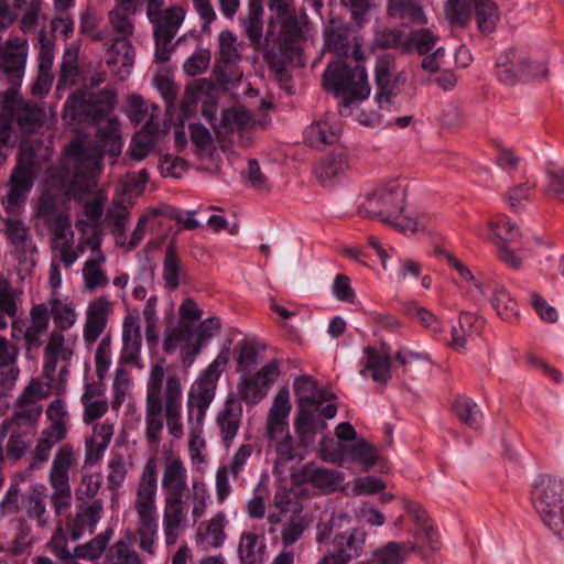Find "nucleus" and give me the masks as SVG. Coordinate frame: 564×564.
<instances>
[{
    "instance_id": "cd10ccee",
    "label": "nucleus",
    "mask_w": 564,
    "mask_h": 564,
    "mask_svg": "<svg viewBox=\"0 0 564 564\" xmlns=\"http://www.w3.org/2000/svg\"><path fill=\"white\" fill-rule=\"evenodd\" d=\"M242 404L239 399L229 395L223 410L218 413L216 422L220 431L223 444L228 448L231 446L242 420Z\"/></svg>"
},
{
    "instance_id": "ddd939ff",
    "label": "nucleus",
    "mask_w": 564,
    "mask_h": 564,
    "mask_svg": "<svg viewBox=\"0 0 564 564\" xmlns=\"http://www.w3.org/2000/svg\"><path fill=\"white\" fill-rule=\"evenodd\" d=\"M46 395L47 392L43 383L36 379H32L15 400L12 416L10 420L3 422L4 431L2 432V437L6 435L7 426L17 425L20 427L36 425L43 412L40 402L45 399Z\"/></svg>"
},
{
    "instance_id": "0eeeda50",
    "label": "nucleus",
    "mask_w": 564,
    "mask_h": 564,
    "mask_svg": "<svg viewBox=\"0 0 564 564\" xmlns=\"http://www.w3.org/2000/svg\"><path fill=\"white\" fill-rule=\"evenodd\" d=\"M229 360V351H221L192 384L187 398V423L195 433H200L206 412L215 399L218 379Z\"/></svg>"
},
{
    "instance_id": "4be33fe9",
    "label": "nucleus",
    "mask_w": 564,
    "mask_h": 564,
    "mask_svg": "<svg viewBox=\"0 0 564 564\" xmlns=\"http://www.w3.org/2000/svg\"><path fill=\"white\" fill-rule=\"evenodd\" d=\"M237 39L229 30L221 31L219 34V57L217 69L221 82L231 83L241 78L242 74L235 69L240 55L236 45Z\"/></svg>"
},
{
    "instance_id": "09e8293b",
    "label": "nucleus",
    "mask_w": 564,
    "mask_h": 564,
    "mask_svg": "<svg viewBox=\"0 0 564 564\" xmlns=\"http://www.w3.org/2000/svg\"><path fill=\"white\" fill-rule=\"evenodd\" d=\"M305 142L314 148L324 144H333L338 139L337 131L326 120H319L312 123L304 132Z\"/></svg>"
},
{
    "instance_id": "2f4dec72",
    "label": "nucleus",
    "mask_w": 564,
    "mask_h": 564,
    "mask_svg": "<svg viewBox=\"0 0 564 564\" xmlns=\"http://www.w3.org/2000/svg\"><path fill=\"white\" fill-rule=\"evenodd\" d=\"M185 520L186 509L183 498L164 497L163 529L167 545L176 543Z\"/></svg>"
},
{
    "instance_id": "338daca9",
    "label": "nucleus",
    "mask_w": 564,
    "mask_h": 564,
    "mask_svg": "<svg viewBox=\"0 0 564 564\" xmlns=\"http://www.w3.org/2000/svg\"><path fill=\"white\" fill-rule=\"evenodd\" d=\"M54 489L51 502L56 516H62L72 505V489L69 482H50Z\"/></svg>"
},
{
    "instance_id": "4c0bfd02",
    "label": "nucleus",
    "mask_w": 564,
    "mask_h": 564,
    "mask_svg": "<svg viewBox=\"0 0 564 564\" xmlns=\"http://www.w3.org/2000/svg\"><path fill=\"white\" fill-rule=\"evenodd\" d=\"M303 480L313 487L329 494L335 491L344 480V475L337 469H328L308 464L302 470Z\"/></svg>"
},
{
    "instance_id": "c85d7f7f",
    "label": "nucleus",
    "mask_w": 564,
    "mask_h": 564,
    "mask_svg": "<svg viewBox=\"0 0 564 564\" xmlns=\"http://www.w3.org/2000/svg\"><path fill=\"white\" fill-rule=\"evenodd\" d=\"M111 311L112 304L106 296H100L89 304L84 325V340L87 344L95 343L104 333Z\"/></svg>"
},
{
    "instance_id": "4d7b16f0",
    "label": "nucleus",
    "mask_w": 564,
    "mask_h": 564,
    "mask_svg": "<svg viewBox=\"0 0 564 564\" xmlns=\"http://www.w3.org/2000/svg\"><path fill=\"white\" fill-rule=\"evenodd\" d=\"M109 564H143L140 555L124 540L115 542L106 554Z\"/></svg>"
},
{
    "instance_id": "9d476101",
    "label": "nucleus",
    "mask_w": 564,
    "mask_h": 564,
    "mask_svg": "<svg viewBox=\"0 0 564 564\" xmlns=\"http://www.w3.org/2000/svg\"><path fill=\"white\" fill-rule=\"evenodd\" d=\"M488 230L478 228L477 235L484 239L492 240L497 246V254L500 261L513 269H519L522 259L518 254L522 234L519 227L509 217L501 215L492 218L488 225Z\"/></svg>"
},
{
    "instance_id": "c9c22d12",
    "label": "nucleus",
    "mask_w": 564,
    "mask_h": 564,
    "mask_svg": "<svg viewBox=\"0 0 564 564\" xmlns=\"http://www.w3.org/2000/svg\"><path fill=\"white\" fill-rule=\"evenodd\" d=\"M79 454L70 443L62 444L54 454L48 482H69V471L78 463Z\"/></svg>"
},
{
    "instance_id": "a19ab883",
    "label": "nucleus",
    "mask_w": 564,
    "mask_h": 564,
    "mask_svg": "<svg viewBox=\"0 0 564 564\" xmlns=\"http://www.w3.org/2000/svg\"><path fill=\"white\" fill-rule=\"evenodd\" d=\"M481 323L475 314L462 312L458 324L452 327L451 347L463 351L469 339H473L480 329Z\"/></svg>"
},
{
    "instance_id": "e2e57ef3",
    "label": "nucleus",
    "mask_w": 564,
    "mask_h": 564,
    "mask_svg": "<svg viewBox=\"0 0 564 564\" xmlns=\"http://www.w3.org/2000/svg\"><path fill=\"white\" fill-rule=\"evenodd\" d=\"M78 72L77 53L66 50L61 64L57 89L73 86L76 83Z\"/></svg>"
},
{
    "instance_id": "423d86ee",
    "label": "nucleus",
    "mask_w": 564,
    "mask_h": 564,
    "mask_svg": "<svg viewBox=\"0 0 564 564\" xmlns=\"http://www.w3.org/2000/svg\"><path fill=\"white\" fill-rule=\"evenodd\" d=\"M48 148L24 142L17 154V162L8 182V194L3 204L9 214H15L25 204L42 170V161L48 160Z\"/></svg>"
},
{
    "instance_id": "72a5a7b5",
    "label": "nucleus",
    "mask_w": 564,
    "mask_h": 564,
    "mask_svg": "<svg viewBox=\"0 0 564 564\" xmlns=\"http://www.w3.org/2000/svg\"><path fill=\"white\" fill-rule=\"evenodd\" d=\"M22 509L30 520L36 522L39 528L50 527L51 517L46 510V494L43 485H36L29 489L22 498Z\"/></svg>"
},
{
    "instance_id": "a211bd4d",
    "label": "nucleus",
    "mask_w": 564,
    "mask_h": 564,
    "mask_svg": "<svg viewBox=\"0 0 564 564\" xmlns=\"http://www.w3.org/2000/svg\"><path fill=\"white\" fill-rule=\"evenodd\" d=\"M496 68L498 79L507 86H513L528 75H535L527 54L514 48H509L498 57Z\"/></svg>"
},
{
    "instance_id": "de8ad7c7",
    "label": "nucleus",
    "mask_w": 564,
    "mask_h": 564,
    "mask_svg": "<svg viewBox=\"0 0 564 564\" xmlns=\"http://www.w3.org/2000/svg\"><path fill=\"white\" fill-rule=\"evenodd\" d=\"M130 216L129 207L122 199L113 200L106 213V221L119 243L126 239V226Z\"/></svg>"
},
{
    "instance_id": "3c124183",
    "label": "nucleus",
    "mask_w": 564,
    "mask_h": 564,
    "mask_svg": "<svg viewBox=\"0 0 564 564\" xmlns=\"http://www.w3.org/2000/svg\"><path fill=\"white\" fill-rule=\"evenodd\" d=\"M182 265L174 242H170L166 247L163 261L162 276L164 285L169 290H176L180 285Z\"/></svg>"
},
{
    "instance_id": "c03bdc74",
    "label": "nucleus",
    "mask_w": 564,
    "mask_h": 564,
    "mask_svg": "<svg viewBox=\"0 0 564 564\" xmlns=\"http://www.w3.org/2000/svg\"><path fill=\"white\" fill-rule=\"evenodd\" d=\"M325 426L326 424L323 421H319L312 411L305 408L300 409L294 421V429L299 440L306 446L314 443L317 430Z\"/></svg>"
},
{
    "instance_id": "774afa93",
    "label": "nucleus",
    "mask_w": 564,
    "mask_h": 564,
    "mask_svg": "<svg viewBox=\"0 0 564 564\" xmlns=\"http://www.w3.org/2000/svg\"><path fill=\"white\" fill-rule=\"evenodd\" d=\"M326 46L336 55V59H351V51L348 36L338 31H330L326 34Z\"/></svg>"
},
{
    "instance_id": "6e6d98bb",
    "label": "nucleus",
    "mask_w": 564,
    "mask_h": 564,
    "mask_svg": "<svg viewBox=\"0 0 564 564\" xmlns=\"http://www.w3.org/2000/svg\"><path fill=\"white\" fill-rule=\"evenodd\" d=\"M112 536L113 530L111 528L106 529L88 543L77 546L75 550L76 556L88 560H98L107 550V545Z\"/></svg>"
},
{
    "instance_id": "8fccbe9b",
    "label": "nucleus",
    "mask_w": 564,
    "mask_h": 564,
    "mask_svg": "<svg viewBox=\"0 0 564 564\" xmlns=\"http://www.w3.org/2000/svg\"><path fill=\"white\" fill-rule=\"evenodd\" d=\"M403 311L411 318L416 319L424 328L432 332L434 335H440L444 332V327L438 317L427 308L419 305L417 302L411 301L403 305Z\"/></svg>"
},
{
    "instance_id": "a18cd8bd",
    "label": "nucleus",
    "mask_w": 564,
    "mask_h": 564,
    "mask_svg": "<svg viewBox=\"0 0 564 564\" xmlns=\"http://www.w3.org/2000/svg\"><path fill=\"white\" fill-rule=\"evenodd\" d=\"M388 15L403 23H424L422 8L412 0H389L387 7Z\"/></svg>"
},
{
    "instance_id": "49530a36",
    "label": "nucleus",
    "mask_w": 564,
    "mask_h": 564,
    "mask_svg": "<svg viewBox=\"0 0 564 564\" xmlns=\"http://www.w3.org/2000/svg\"><path fill=\"white\" fill-rule=\"evenodd\" d=\"M104 512V502L100 499H95L84 508H82L75 519V525L78 531H73L72 538L78 539L80 532L88 530L90 533L95 530L96 524L100 521Z\"/></svg>"
},
{
    "instance_id": "bb28decb",
    "label": "nucleus",
    "mask_w": 564,
    "mask_h": 564,
    "mask_svg": "<svg viewBox=\"0 0 564 564\" xmlns=\"http://www.w3.org/2000/svg\"><path fill=\"white\" fill-rule=\"evenodd\" d=\"M187 468L176 456L166 457L161 480L164 497L184 498L187 491Z\"/></svg>"
},
{
    "instance_id": "39448f33",
    "label": "nucleus",
    "mask_w": 564,
    "mask_h": 564,
    "mask_svg": "<svg viewBox=\"0 0 564 564\" xmlns=\"http://www.w3.org/2000/svg\"><path fill=\"white\" fill-rule=\"evenodd\" d=\"M156 465L149 460L142 469L135 491L134 510L138 516L135 535L141 551L153 556L159 539V516L156 508Z\"/></svg>"
},
{
    "instance_id": "6ab92c4d",
    "label": "nucleus",
    "mask_w": 564,
    "mask_h": 564,
    "mask_svg": "<svg viewBox=\"0 0 564 564\" xmlns=\"http://www.w3.org/2000/svg\"><path fill=\"white\" fill-rule=\"evenodd\" d=\"M240 564H265L269 560V547L264 532L253 528L242 531L237 545Z\"/></svg>"
},
{
    "instance_id": "0e129e2a",
    "label": "nucleus",
    "mask_w": 564,
    "mask_h": 564,
    "mask_svg": "<svg viewBox=\"0 0 564 564\" xmlns=\"http://www.w3.org/2000/svg\"><path fill=\"white\" fill-rule=\"evenodd\" d=\"M305 530L306 523L304 519L300 516H291L281 527L282 546L291 547L301 539Z\"/></svg>"
},
{
    "instance_id": "f03ea898",
    "label": "nucleus",
    "mask_w": 564,
    "mask_h": 564,
    "mask_svg": "<svg viewBox=\"0 0 564 564\" xmlns=\"http://www.w3.org/2000/svg\"><path fill=\"white\" fill-rule=\"evenodd\" d=\"M269 8L283 20L276 34L272 30L268 32L263 57L275 79L288 89L291 80L289 67L300 55L302 30L288 0H270Z\"/></svg>"
},
{
    "instance_id": "13d9d810",
    "label": "nucleus",
    "mask_w": 564,
    "mask_h": 564,
    "mask_svg": "<svg viewBox=\"0 0 564 564\" xmlns=\"http://www.w3.org/2000/svg\"><path fill=\"white\" fill-rule=\"evenodd\" d=\"M262 14L263 7L261 4V0H249L245 29L247 36L252 43H258L262 37Z\"/></svg>"
},
{
    "instance_id": "f3484780",
    "label": "nucleus",
    "mask_w": 564,
    "mask_h": 564,
    "mask_svg": "<svg viewBox=\"0 0 564 564\" xmlns=\"http://www.w3.org/2000/svg\"><path fill=\"white\" fill-rule=\"evenodd\" d=\"M183 387L176 375L167 376L164 389L163 419L169 433L180 440L184 435L182 422Z\"/></svg>"
},
{
    "instance_id": "ea45409f",
    "label": "nucleus",
    "mask_w": 564,
    "mask_h": 564,
    "mask_svg": "<svg viewBox=\"0 0 564 564\" xmlns=\"http://www.w3.org/2000/svg\"><path fill=\"white\" fill-rule=\"evenodd\" d=\"M257 121L243 107L237 106L226 109L221 113L219 133H241L253 129Z\"/></svg>"
},
{
    "instance_id": "dca6fc26",
    "label": "nucleus",
    "mask_w": 564,
    "mask_h": 564,
    "mask_svg": "<svg viewBox=\"0 0 564 564\" xmlns=\"http://www.w3.org/2000/svg\"><path fill=\"white\" fill-rule=\"evenodd\" d=\"M365 533L358 529H351L338 533L333 539V549L316 564H349L362 554Z\"/></svg>"
},
{
    "instance_id": "e433bc0d",
    "label": "nucleus",
    "mask_w": 564,
    "mask_h": 564,
    "mask_svg": "<svg viewBox=\"0 0 564 564\" xmlns=\"http://www.w3.org/2000/svg\"><path fill=\"white\" fill-rule=\"evenodd\" d=\"M290 392L288 388H282L276 393L270 408L267 422L265 434H276L289 429L288 417L291 412Z\"/></svg>"
},
{
    "instance_id": "412c9836",
    "label": "nucleus",
    "mask_w": 564,
    "mask_h": 564,
    "mask_svg": "<svg viewBox=\"0 0 564 564\" xmlns=\"http://www.w3.org/2000/svg\"><path fill=\"white\" fill-rule=\"evenodd\" d=\"M364 369L361 373L369 372L371 379L382 386H387L392 378L390 348L386 344L380 347L367 346L364 349Z\"/></svg>"
},
{
    "instance_id": "864d4df0",
    "label": "nucleus",
    "mask_w": 564,
    "mask_h": 564,
    "mask_svg": "<svg viewBox=\"0 0 564 564\" xmlns=\"http://www.w3.org/2000/svg\"><path fill=\"white\" fill-rule=\"evenodd\" d=\"M453 411L460 422L471 429H477L482 419L477 403L467 397H457L453 402Z\"/></svg>"
},
{
    "instance_id": "6e6552de",
    "label": "nucleus",
    "mask_w": 564,
    "mask_h": 564,
    "mask_svg": "<svg viewBox=\"0 0 564 564\" xmlns=\"http://www.w3.org/2000/svg\"><path fill=\"white\" fill-rule=\"evenodd\" d=\"M531 502L543 523L564 539V481L539 476L533 482Z\"/></svg>"
},
{
    "instance_id": "393cba45",
    "label": "nucleus",
    "mask_w": 564,
    "mask_h": 564,
    "mask_svg": "<svg viewBox=\"0 0 564 564\" xmlns=\"http://www.w3.org/2000/svg\"><path fill=\"white\" fill-rule=\"evenodd\" d=\"M394 68V57L391 54H383L377 58L375 80L378 91L376 98L380 108H383L384 104L389 105L391 98L398 94V82L392 74Z\"/></svg>"
},
{
    "instance_id": "052dcab7",
    "label": "nucleus",
    "mask_w": 564,
    "mask_h": 564,
    "mask_svg": "<svg viewBox=\"0 0 564 564\" xmlns=\"http://www.w3.org/2000/svg\"><path fill=\"white\" fill-rule=\"evenodd\" d=\"M350 458L362 465L365 468H370L381 460L378 449L367 441H357L348 448Z\"/></svg>"
},
{
    "instance_id": "5701e85b",
    "label": "nucleus",
    "mask_w": 564,
    "mask_h": 564,
    "mask_svg": "<svg viewBox=\"0 0 564 564\" xmlns=\"http://www.w3.org/2000/svg\"><path fill=\"white\" fill-rule=\"evenodd\" d=\"M142 336L141 327L134 317H127L122 327V349L119 358L120 366L143 368L141 360Z\"/></svg>"
},
{
    "instance_id": "7c9ffc66",
    "label": "nucleus",
    "mask_w": 564,
    "mask_h": 564,
    "mask_svg": "<svg viewBox=\"0 0 564 564\" xmlns=\"http://www.w3.org/2000/svg\"><path fill=\"white\" fill-rule=\"evenodd\" d=\"M221 321L219 317H208L200 322L193 335L194 343H188L181 349V359L185 366H191L197 355L200 354L203 347L221 329Z\"/></svg>"
},
{
    "instance_id": "f8f14e48",
    "label": "nucleus",
    "mask_w": 564,
    "mask_h": 564,
    "mask_svg": "<svg viewBox=\"0 0 564 564\" xmlns=\"http://www.w3.org/2000/svg\"><path fill=\"white\" fill-rule=\"evenodd\" d=\"M165 369L161 364L153 365L147 382L145 397V430L144 436L150 445L158 446L163 432V402L162 388Z\"/></svg>"
},
{
    "instance_id": "7ed1b4c3",
    "label": "nucleus",
    "mask_w": 564,
    "mask_h": 564,
    "mask_svg": "<svg viewBox=\"0 0 564 564\" xmlns=\"http://www.w3.org/2000/svg\"><path fill=\"white\" fill-rule=\"evenodd\" d=\"M405 196V187L395 180L377 184L366 192L358 205V213L389 224L405 234L424 230L429 223L426 216H402Z\"/></svg>"
},
{
    "instance_id": "20e7f679",
    "label": "nucleus",
    "mask_w": 564,
    "mask_h": 564,
    "mask_svg": "<svg viewBox=\"0 0 564 564\" xmlns=\"http://www.w3.org/2000/svg\"><path fill=\"white\" fill-rule=\"evenodd\" d=\"M351 59H334L323 74L324 89L339 99V107L349 108L354 102L367 99L370 85L364 66L361 45L354 43Z\"/></svg>"
},
{
    "instance_id": "1a4fd4ad",
    "label": "nucleus",
    "mask_w": 564,
    "mask_h": 564,
    "mask_svg": "<svg viewBox=\"0 0 564 564\" xmlns=\"http://www.w3.org/2000/svg\"><path fill=\"white\" fill-rule=\"evenodd\" d=\"M134 14L117 7L109 12V23L117 37L111 45V58L108 61V64L113 66V72L121 78L130 74L134 63L135 53L129 40L134 30L132 20Z\"/></svg>"
},
{
    "instance_id": "603ef678",
    "label": "nucleus",
    "mask_w": 564,
    "mask_h": 564,
    "mask_svg": "<svg viewBox=\"0 0 564 564\" xmlns=\"http://www.w3.org/2000/svg\"><path fill=\"white\" fill-rule=\"evenodd\" d=\"M490 302L502 319L509 323L517 321L519 316L518 303L505 288L497 286Z\"/></svg>"
},
{
    "instance_id": "a878e982",
    "label": "nucleus",
    "mask_w": 564,
    "mask_h": 564,
    "mask_svg": "<svg viewBox=\"0 0 564 564\" xmlns=\"http://www.w3.org/2000/svg\"><path fill=\"white\" fill-rule=\"evenodd\" d=\"M270 446L274 448L276 458L275 465H286L292 462H301L307 454V447L302 441H296L290 430H283L276 434H265Z\"/></svg>"
},
{
    "instance_id": "bf43d9fd",
    "label": "nucleus",
    "mask_w": 564,
    "mask_h": 564,
    "mask_svg": "<svg viewBox=\"0 0 564 564\" xmlns=\"http://www.w3.org/2000/svg\"><path fill=\"white\" fill-rule=\"evenodd\" d=\"M413 550L404 543L388 542L375 551V556L381 564H403Z\"/></svg>"
},
{
    "instance_id": "680f3d73",
    "label": "nucleus",
    "mask_w": 564,
    "mask_h": 564,
    "mask_svg": "<svg viewBox=\"0 0 564 564\" xmlns=\"http://www.w3.org/2000/svg\"><path fill=\"white\" fill-rule=\"evenodd\" d=\"M436 36L427 29L411 32L408 40L403 41L402 50L410 52L415 50L419 54H427L436 44Z\"/></svg>"
},
{
    "instance_id": "4468645a",
    "label": "nucleus",
    "mask_w": 564,
    "mask_h": 564,
    "mask_svg": "<svg viewBox=\"0 0 564 564\" xmlns=\"http://www.w3.org/2000/svg\"><path fill=\"white\" fill-rule=\"evenodd\" d=\"M0 232L11 246V254L20 264H35L36 245L30 228L19 218L0 217Z\"/></svg>"
},
{
    "instance_id": "79ce46f5",
    "label": "nucleus",
    "mask_w": 564,
    "mask_h": 564,
    "mask_svg": "<svg viewBox=\"0 0 564 564\" xmlns=\"http://www.w3.org/2000/svg\"><path fill=\"white\" fill-rule=\"evenodd\" d=\"M47 306L53 322L59 330H67L76 323L77 314L74 304L67 297L61 299L53 293Z\"/></svg>"
},
{
    "instance_id": "473e14b6",
    "label": "nucleus",
    "mask_w": 564,
    "mask_h": 564,
    "mask_svg": "<svg viewBox=\"0 0 564 564\" xmlns=\"http://www.w3.org/2000/svg\"><path fill=\"white\" fill-rule=\"evenodd\" d=\"M185 19V10L182 7H170L166 10L155 14L149 21L153 25V37H159L161 41H172L183 21Z\"/></svg>"
},
{
    "instance_id": "b1692460",
    "label": "nucleus",
    "mask_w": 564,
    "mask_h": 564,
    "mask_svg": "<svg viewBox=\"0 0 564 564\" xmlns=\"http://www.w3.org/2000/svg\"><path fill=\"white\" fill-rule=\"evenodd\" d=\"M227 524L226 514L221 511L215 513L209 520L200 522L195 536L197 546L204 551L223 547L227 540Z\"/></svg>"
},
{
    "instance_id": "c756f323",
    "label": "nucleus",
    "mask_w": 564,
    "mask_h": 564,
    "mask_svg": "<svg viewBox=\"0 0 564 564\" xmlns=\"http://www.w3.org/2000/svg\"><path fill=\"white\" fill-rule=\"evenodd\" d=\"M67 436V426L50 424L41 431L35 448L31 454L30 468L35 470L43 467L51 456L52 448Z\"/></svg>"
},
{
    "instance_id": "2eb2a0df",
    "label": "nucleus",
    "mask_w": 564,
    "mask_h": 564,
    "mask_svg": "<svg viewBox=\"0 0 564 564\" xmlns=\"http://www.w3.org/2000/svg\"><path fill=\"white\" fill-rule=\"evenodd\" d=\"M279 373V362L271 360L253 375L250 372L241 375L237 384L238 397L236 398L240 402L258 404L267 397Z\"/></svg>"
},
{
    "instance_id": "f257e3e1",
    "label": "nucleus",
    "mask_w": 564,
    "mask_h": 564,
    "mask_svg": "<svg viewBox=\"0 0 564 564\" xmlns=\"http://www.w3.org/2000/svg\"><path fill=\"white\" fill-rule=\"evenodd\" d=\"M117 102L116 94L109 89L89 91L78 89L66 100L63 117L70 123L99 124L95 141L74 139L66 148V160L62 166L47 170L52 186L66 188L73 184L88 183L101 172L105 152L117 158L121 154V127L117 117L110 116Z\"/></svg>"
},
{
    "instance_id": "5fc2aeb1",
    "label": "nucleus",
    "mask_w": 564,
    "mask_h": 564,
    "mask_svg": "<svg viewBox=\"0 0 564 564\" xmlns=\"http://www.w3.org/2000/svg\"><path fill=\"white\" fill-rule=\"evenodd\" d=\"M294 393L301 408L316 404L322 398L317 382L310 376H302L295 379Z\"/></svg>"
},
{
    "instance_id": "aec40b11",
    "label": "nucleus",
    "mask_w": 564,
    "mask_h": 564,
    "mask_svg": "<svg viewBox=\"0 0 564 564\" xmlns=\"http://www.w3.org/2000/svg\"><path fill=\"white\" fill-rule=\"evenodd\" d=\"M19 354L18 346L0 335V397L9 395L17 384L20 376Z\"/></svg>"
},
{
    "instance_id": "58836bf2",
    "label": "nucleus",
    "mask_w": 564,
    "mask_h": 564,
    "mask_svg": "<svg viewBox=\"0 0 564 564\" xmlns=\"http://www.w3.org/2000/svg\"><path fill=\"white\" fill-rule=\"evenodd\" d=\"M80 401L84 406L83 421L88 425L102 417L108 411V402L102 389L95 382L85 384Z\"/></svg>"
},
{
    "instance_id": "f704fd0d",
    "label": "nucleus",
    "mask_w": 564,
    "mask_h": 564,
    "mask_svg": "<svg viewBox=\"0 0 564 564\" xmlns=\"http://www.w3.org/2000/svg\"><path fill=\"white\" fill-rule=\"evenodd\" d=\"M349 169L348 153L346 150L340 149L323 159L314 172L324 186H329L336 178L345 175Z\"/></svg>"
},
{
    "instance_id": "37998d69",
    "label": "nucleus",
    "mask_w": 564,
    "mask_h": 564,
    "mask_svg": "<svg viewBox=\"0 0 564 564\" xmlns=\"http://www.w3.org/2000/svg\"><path fill=\"white\" fill-rule=\"evenodd\" d=\"M106 263V254L98 253L90 256L83 267V279L85 289L93 292L99 288H104L109 283L108 276L102 267Z\"/></svg>"
},
{
    "instance_id": "69168bd1",
    "label": "nucleus",
    "mask_w": 564,
    "mask_h": 564,
    "mask_svg": "<svg viewBox=\"0 0 564 564\" xmlns=\"http://www.w3.org/2000/svg\"><path fill=\"white\" fill-rule=\"evenodd\" d=\"M239 355L237 358V371L243 373L251 372L258 365V350L248 339L238 343Z\"/></svg>"
},
{
    "instance_id": "9b49d317",
    "label": "nucleus",
    "mask_w": 564,
    "mask_h": 564,
    "mask_svg": "<svg viewBox=\"0 0 564 564\" xmlns=\"http://www.w3.org/2000/svg\"><path fill=\"white\" fill-rule=\"evenodd\" d=\"M452 24L465 28L475 17L477 28L481 33H491L500 20L498 4L494 0H448L446 11Z\"/></svg>"
}]
</instances>
